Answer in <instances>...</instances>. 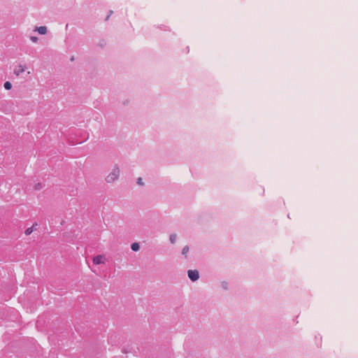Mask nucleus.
<instances>
[{"instance_id":"obj_1","label":"nucleus","mask_w":358,"mask_h":358,"mask_svg":"<svg viewBox=\"0 0 358 358\" xmlns=\"http://www.w3.org/2000/svg\"><path fill=\"white\" fill-rule=\"evenodd\" d=\"M188 277L192 281H196L199 278V273L197 270H189L188 271Z\"/></svg>"},{"instance_id":"obj_2","label":"nucleus","mask_w":358,"mask_h":358,"mask_svg":"<svg viewBox=\"0 0 358 358\" xmlns=\"http://www.w3.org/2000/svg\"><path fill=\"white\" fill-rule=\"evenodd\" d=\"M105 257L102 255H98L93 259V262L95 264H100L104 263Z\"/></svg>"},{"instance_id":"obj_3","label":"nucleus","mask_w":358,"mask_h":358,"mask_svg":"<svg viewBox=\"0 0 358 358\" xmlns=\"http://www.w3.org/2000/svg\"><path fill=\"white\" fill-rule=\"evenodd\" d=\"M25 66H22V65H20L18 69H15L14 71V73L17 75V76H19L20 73H23L24 71H25Z\"/></svg>"},{"instance_id":"obj_4","label":"nucleus","mask_w":358,"mask_h":358,"mask_svg":"<svg viewBox=\"0 0 358 358\" xmlns=\"http://www.w3.org/2000/svg\"><path fill=\"white\" fill-rule=\"evenodd\" d=\"M37 31L40 34H45L47 32V28L45 27H39L37 28Z\"/></svg>"},{"instance_id":"obj_5","label":"nucleus","mask_w":358,"mask_h":358,"mask_svg":"<svg viewBox=\"0 0 358 358\" xmlns=\"http://www.w3.org/2000/svg\"><path fill=\"white\" fill-rule=\"evenodd\" d=\"M117 176L115 173L110 174V175L108 176L107 181L112 182V181L115 180L117 178Z\"/></svg>"},{"instance_id":"obj_6","label":"nucleus","mask_w":358,"mask_h":358,"mask_svg":"<svg viewBox=\"0 0 358 358\" xmlns=\"http://www.w3.org/2000/svg\"><path fill=\"white\" fill-rule=\"evenodd\" d=\"M131 249L134 251H137L139 249V245L137 243H134L131 245Z\"/></svg>"},{"instance_id":"obj_7","label":"nucleus","mask_w":358,"mask_h":358,"mask_svg":"<svg viewBox=\"0 0 358 358\" xmlns=\"http://www.w3.org/2000/svg\"><path fill=\"white\" fill-rule=\"evenodd\" d=\"M11 87H12V85L10 82L7 81L4 83V87L6 90H9L11 89Z\"/></svg>"},{"instance_id":"obj_8","label":"nucleus","mask_w":358,"mask_h":358,"mask_svg":"<svg viewBox=\"0 0 358 358\" xmlns=\"http://www.w3.org/2000/svg\"><path fill=\"white\" fill-rule=\"evenodd\" d=\"M189 252V247L188 246H185L183 249H182V255H184L185 256L187 255V252Z\"/></svg>"},{"instance_id":"obj_9","label":"nucleus","mask_w":358,"mask_h":358,"mask_svg":"<svg viewBox=\"0 0 358 358\" xmlns=\"http://www.w3.org/2000/svg\"><path fill=\"white\" fill-rule=\"evenodd\" d=\"M176 239V235L173 234L170 236V241L172 243H174Z\"/></svg>"},{"instance_id":"obj_10","label":"nucleus","mask_w":358,"mask_h":358,"mask_svg":"<svg viewBox=\"0 0 358 358\" xmlns=\"http://www.w3.org/2000/svg\"><path fill=\"white\" fill-rule=\"evenodd\" d=\"M33 231L32 228H28L25 231L26 235H29Z\"/></svg>"},{"instance_id":"obj_11","label":"nucleus","mask_w":358,"mask_h":358,"mask_svg":"<svg viewBox=\"0 0 358 358\" xmlns=\"http://www.w3.org/2000/svg\"><path fill=\"white\" fill-rule=\"evenodd\" d=\"M138 184L140 185H143L141 178H139L138 179Z\"/></svg>"},{"instance_id":"obj_12","label":"nucleus","mask_w":358,"mask_h":358,"mask_svg":"<svg viewBox=\"0 0 358 358\" xmlns=\"http://www.w3.org/2000/svg\"><path fill=\"white\" fill-rule=\"evenodd\" d=\"M31 38L34 42H36L37 41V38L36 37H31Z\"/></svg>"}]
</instances>
